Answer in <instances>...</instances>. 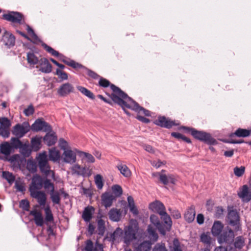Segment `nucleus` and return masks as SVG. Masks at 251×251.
Segmentation results:
<instances>
[{
    "instance_id": "dca6fc26",
    "label": "nucleus",
    "mask_w": 251,
    "mask_h": 251,
    "mask_svg": "<svg viewBox=\"0 0 251 251\" xmlns=\"http://www.w3.org/2000/svg\"><path fill=\"white\" fill-rule=\"evenodd\" d=\"M238 196L244 202H248L251 200V189L248 185H244L237 193Z\"/></svg>"
},
{
    "instance_id": "7ed1b4c3",
    "label": "nucleus",
    "mask_w": 251,
    "mask_h": 251,
    "mask_svg": "<svg viewBox=\"0 0 251 251\" xmlns=\"http://www.w3.org/2000/svg\"><path fill=\"white\" fill-rule=\"evenodd\" d=\"M138 230L139 225L137 221L136 220H131L128 225L124 228L123 239L126 245H129L132 241L136 239Z\"/></svg>"
},
{
    "instance_id": "7c9ffc66",
    "label": "nucleus",
    "mask_w": 251,
    "mask_h": 251,
    "mask_svg": "<svg viewBox=\"0 0 251 251\" xmlns=\"http://www.w3.org/2000/svg\"><path fill=\"white\" fill-rule=\"evenodd\" d=\"M195 215V208L194 206L191 205L185 212L184 219L188 223H191L194 220Z\"/></svg>"
},
{
    "instance_id": "4be33fe9",
    "label": "nucleus",
    "mask_w": 251,
    "mask_h": 251,
    "mask_svg": "<svg viewBox=\"0 0 251 251\" xmlns=\"http://www.w3.org/2000/svg\"><path fill=\"white\" fill-rule=\"evenodd\" d=\"M30 195L32 198L37 200L38 202L41 206H44L45 205L47 197L44 192L39 191H33L30 192Z\"/></svg>"
},
{
    "instance_id": "20e7f679",
    "label": "nucleus",
    "mask_w": 251,
    "mask_h": 251,
    "mask_svg": "<svg viewBox=\"0 0 251 251\" xmlns=\"http://www.w3.org/2000/svg\"><path fill=\"white\" fill-rule=\"evenodd\" d=\"M42 46L44 49L49 53H50L52 55L57 57L60 60L63 62L65 64L69 66L74 69H76L79 67H82V65L76 62L73 60H71L70 58H67L63 54L59 53L58 51L55 50L53 48L48 46L45 43L42 44Z\"/></svg>"
},
{
    "instance_id": "a211bd4d",
    "label": "nucleus",
    "mask_w": 251,
    "mask_h": 251,
    "mask_svg": "<svg viewBox=\"0 0 251 251\" xmlns=\"http://www.w3.org/2000/svg\"><path fill=\"white\" fill-rule=\"evenodd\" d=\"M44 177H42L39 175L33 176L29 188V191L32 192L41 189L43 187Z\"/></svg>"
},
{
    "instance_id": "c03bdc74",
    "label": "nucleus",
    "mask_w": 251,
    "mask_h": 251,
    "mask_svg": "<svg viewBox=\"0 0 251 251\" xmlns=\"http://www.w3.org/2000/svg\"><path fill=\"white\" fill-rule=\"evenodd\" d=\"M205 143L210 146L216 145L218 144V142L210 133L205 132Z\"/></svg>"
},
{
    "instance_id": "49530a36",
    "label": "nucleus",
    "mask_w": 251,
    "mask_h": 251,
    "mask_svg": "<svg viewBox=\"0 0 251 251\" xmlns=\"http://www.w3.org/2000/svg\"><path fill=\"white\" fill-rule=\"evenodd\" d=\"M19 155L17 154L13 155L11 156L5 157L4 160H6L13 165L19 164Z\"/></svg>"
},
{
    "instance_id": "3c124183",
    "label": "nucleus",
    "mask_w": 251,
    "mask_h": 251,
    "mask_svg": "<svg viewBox=\"0 0 251 251\" xmlns=\"http://www.w3.org/2000/svg\"><path fill=\"white\" fill-rule=\"evenodd\" d=\"M192 136L196 139L204 141V132L197 130L195 128Z\"/></svg>"
},
{
    "instance_id": "cd10ccee",
    "label": "nucleus",
    "mask_w": 251,
    "mask_h": 251,
    "mask_svg": "<svg viewBox=\"0 0 251 251\" xmlns=\"http://www.w3.org/2000/svg\"><path fill=\"white\" fill-rule=\"evenodd\" d=\"M250 135V132L249 129L238 128L234 132L231 133L229 134V138H233L235 136L237 137L245 138L249 137Z\"/></svg>"
},
{
    "instance_id": "a19ab883",
    "label": "nucleus",
    "mask_w": 251,
    "mask_h": 251,
    "mask_svg": "<svg viewBox=\"0 0 251 251\" xmlns=\"http://www.w3.org/2000/svg\"><path fill=\"white\" fill-rule=\"evenodd\" d=\"M120 173L125 177H129L131 175V172L126 165H120L117 166Z\"/></svg>"
},
{
    "instance_id": "69168bd1",
    "label": "nucleus",
    "mask_w": 251,
    "mask_h": 251,
    "mask_svg": "<svg viewBox=\"0 0 251 251\" xmlns=\"http://www.w3.org/2000/svg\"><path fill=\"white\" fill-rule=\"evenodd\" d=\"M159 179L160 182L165 185H167L169 184L168 175L167 176L164 174H161Z\"/></svg>"
},
{
    "instance_id": "6e6552de",
    "label": "nucleus",
    "mask_w": 251,
    "mask_h": 251,
    "mask_svg": "<svg viewBox=\"0 0 251 251\" xmlns=\"http://www.w3.org/2000/svg\"><path fill=\"white\" fill-rule=\"evenodd\" d=\"M2 18L7 21L20 25L25 23L24 16L20 12L13 11H7V13L2 15Z\"/></svg>"
},
{
    "instance_id": "b1692460",
    "label": "nucleus",
    "mask_w": 251,
    "mask_h": 251,
    "mask_svg": "<svg viewBox=\"0 0 251 251\" xmlns=\"http://www.w3.org/2000/svg\"><path fill=\"white\" fill-rule=\"evenodd\" d=\"M39 64L41 66L39 71L41 72L49 74L51 72L52 65L46 58H41Z\"/></svg>"
},
{
    "instance_id": "c85d7f7f",
    "label": "nucleus",
    "mask_w": 251,
    "mask_h": 251,
    "mask_svg": "<svg viewBox=\"0 0 251 251\" xmlns=\"http://www.w3.org/2000/svg\"><path fill=\"white\" fill-rule=\"evenodd\" d=\"M29 214L34 217V221L36 226H43L44 219L41 212L37 210H33L30 211Z\"/></svg>"
},
{
    "instance_id": "4c0bfd02",
    "label": "nucleus",
    "mask_w": 251,
    "mask_h": 251,
    "mask_svg": "<svg viewBox=\"0 0 251 251\" xmlns=\"http://www.w3.org/2000/svg\"><path fill=\"white\" fill-rule=\"evenodd\" d=\"M77 152L82 159H86V162L88 163H94L95 162V159L91 154L82 151H77Z\"/></svg>"
},
{
    "instance_id": "0eeeda50",
    "label": "nucleus",
    "mask_w": 251,
    "mask_h": 251,
    "mask_svg": "<svg viewBox=\"0 0 251 251\" xmlns=\"http://www.w3.org/2000/svg\"><path fill=\"white\" fill-rule=\"evenodd\" d=\"M150 209L159 214L164 224L171 223V219L165 211V207L161 202L156 200L149 204Z\"/></svg>"
},
{
    "instance_id": "5fc2aeb1",
    "label": "nucleus",
    "mask_w": 251,
    "mask_h": 251,
    "mask_svg": "<svg viewBox=\"0 0 251 251\" xmlns=\"http://www.w3.org/2000/svg\"><path fill=\"white\" fill-rule=\"evenodd\" d=\"M245 168L244 166L236 167L234 168V173L238 177L242 176L245 173Z\"/></svg>"
},
{
    "instance_id": "39448f33",
    "label": "nucleus",
    "mask_w": 251,
    "mask_h": 251,
    "mask_svg": "<svg viewBox=\"0 0 251 251\" xmlns=\"http://www.w3.org/2000/svg\"><path fill=\"white\" fill-rule=\"evenodd\" d=\"M37 160L38 165L41 172L46 176H48L51 173L52 178L54 179L55 173L50 170L46 152H43L40 153L37 157Z\"/></svg>"
},
{
    "instance_id": "bb28decb",
    "label": "nucleus",
    "mask_w": 251,
    "mask_h": 251,
    "mask_svg": "<svg viewBox=\"0 0 251 251\" xmlns=\"http://www.w3.org/2000/svg\"><path fill=\"white\" fill-rule=\"evenodd\" d=\"M224 225L219 221H215L211 228L212 234L218 237L223 232L224 229Z\"/></svg>"
},
{
    "instance_id": "4d7b16f0",
    "label": "nucleus",
    "mask_w": 251,
    "mask_h": 251,
    "mask_svg": "<svg viewBox=\"0 0 251 251\" xmlns=\"http://www.w3.org/2000/svg\"><path fill=\"white\" fill-rule=\"evenodd\" d=\"M10 134L9 128L0 127V135L4 138H7Z\"/></svg>"
},
{
    "instance_id": "5701e85b",
    "label": "nucleus",
    "mask_w": 251,
    "mask_h": 251,
    "mask_svg": "<svg viewBox=\"0 0 251 251\" xmlns=\"http://www.w3.org/2000/svg\"><path fill=\"white\" fill-rule=\"evenodd\" d=\"M42 139L45 144L50 147L54 145L56 143L57 140V137L54 132H52V133L48 132Z\"/></svg>"
},
{
    "instance_id": "e2e57ef3",
    "label": "nucleus",
    "mask_w": 251,
    "mask_h": 251,
    "mask_svg": "<svg viewBox=\"0 0 251 251\" xmlns=\"http://www.w3.org/2000/svg\"><path fill=\"white\" fill-rule=\"evenodd\" d=\"M34 112V108L32 105L30 104L28 107L24 111L25 115L26 116H30L33 114Z\"/></svg>"
},
{
    "instance_id": "423d86ee",
    "label": "nucleus",
    "mask_w": 251,
    "mask_h": 251,
    "mask_svg": "<svg viewBox=\"0 0 251 251\" xmlns=\"http://www.w3.org/2000/svg\"><path fill=\"white\" fill-rule=\"evenodd\" d=\"M44 188L50 192V198L53 204H60L61 198L57 191H55L54 184L51 182L47 176L44 177V181L43 183Z\"/></svg>"
},
{
    "instance_id": "e433bc0d",
    "label": "nucleus",
    "mask_w": 251,
    "mask_h": 251,
    "mask_svg": "<svg viewBox=\"0 0 251 251\" xmlns=\"http://www.w3.org/2000/svg\"><path fill=\"white\" fill-rule=\"evenodd\" d=\"M27 61L30 65L33 66L39 63L40 59L32 51H29L27 53Z\"/></svg>"
},
{
    "instance_id": "338daca9",
    "label": "nucleus",
    "mask_w": 251,
    "mask_h": 251,
    "mask_svg": "<svg viewBox=\"0 0 251 251\" xmlns=\"http://www.w3.org/2000/svg\"><path fill=\"white\" fill-rule=\"evenodd\" d=\"M180 129H182L184 130V132L186 134H189L192 135L193 131L195 128L192 127H189L186 126H181L179 127Z\"/></svg>"
},
{
    "instance_id": "1a4fd4ad",
    "label": "nucleus",
    "mask_w": 251,
    "mask_h": 251,
    "mask_svg": "<svg viewBox=\"0 0 251 251\" xmlns=\"http://www.w3.org/2000/svg\"><path fill=\"white\" fill-rule=\"evenodd\" d=\"M150 221L152 224L156 226L159 233L163 235H165L166 232L170 231L172 225V221L170 224H165L166 225L161 224L158 216L154 214L151 215Z\"/></svg>"
},
{
    "instance_id": "9d476101",
    "label": "nucleus",
    "mask_w": 251,
    "mask_h": 251,
    "mask_svg": "<svg viewBox=\"0 0 251 251\" xmlns=\"http://www.w3.org/2000/svg\"><path fill=\"white\" fill-rule=\"evenodd\" d=\"M30 130L33 132L43 131L44 132H51V126L43 118H39L35 121L34 123L30 126Z\"/></svg>"
},
{
    "instance_id": "aec40b11",
    "label": "nucleus",
    "mask_w": 251,
    "mask_h": 251,
    "mask_svg": "<svg viewBox=\"0 0 251 251\" xmlns=\"http://www.w3.org/2000/svg\"><path fill=\"white\" fill-rule=\"evenodd\" d=\"M62 159L66 163L73 164L76 162V154L72 150L67 149L64 151Z\"/></svg>"
},
{
    "instance_id": "f3484780",
    "label": "nucleus",
    "mask_w": 251,
    "mask_h": 251,
    "mask_svg": "<svg viewBox=\"0 0 251 251\" xmlns=\"http://www.w3.org/2000/svg\"><path fill=\"white\" fill-rule=\"evenodd\" d=\"M141 236L153 244L158 238L155 229L151 225L148 226L147 230Z\"/></svg>"
},
{
    "instance_id": "f704fd0d",
    "label": "nucleus",
    "mask_w": 251,
    "mask_h": 251,
    "mask_svg": "<svg viewBox=\"0 0 251 251\" xmlns=\"http://www.w3.org/2000/svg\"><path fill=\"white\" fill-rule=\"evenodd\" d=\"M49 159L50 160L56 162L60 160L61 158L60 153L56 148H52L49 150Z\"/></svg>"
},
{
    "instance_id": "9b49d317",
    "label": "nucleus",
    "mask_w": 251,
    "mask_h": 251,
    "mask_svg": "<svg viewBox=\"0 0 251 251\" xmlns=\"http://www.w3.org/2000/svg\"><path fill=\"white\" fill-rule=\"evenodd\" d=\"M30 130L29 123L24 122L22 124H17L14 126L12 130V133L18 138H22Z\"/></svg>"
},
{
    "instance_id": "052dcab7",
    "label": "nucleus",
    "mask_w": 251,
    "mask_h": 251,
    "mask_svg": "<svg viewBox=\"0 0 251 251\" xmlns=\"http://www.w3.org/2000/svg\"><path fill=\"white\" fill-rule=\"evenodd\" d=\"M94 250V248L93 242L90 239L87 240L85 242L84 250L85 251H93Z\"/></svg>"
},
{
    "instance_id": "412c9836",
    "label": "nucleus",
    "mask_w": 251,
    "mask_h": 251,
    "mask_svg": "<svg viewBox=\"0 0 251 251\" xmlns=\"http://www.w3.org/2000/svg\"><path fill=\"white\" fill-rule=\"evenodd\" d=\"M74 88L72 84L67 82L62 84L57 90L58 94L62 97L68 95L70 93L73 92Z\"/></svg>"
},
{
    "instance_id": "de8ad7c7",
    "label": "nucleus",
    "mask_w": 251,
    "mask_h": 251,
    "mask_svg": "<svg viewBox=\"0 0 251 251\" xmlns=\"http://www.w3.org/2000/svg\"><path fill=\"white\" fill-rule=\"evenodd\" d=\"M77 69H83L87 71V75L91 78L94 79H97L100 78V76L93 71L86 68V67L82 65V67H79Z\"/></svg>"
},
{
    "instance_id": "09e8293b",
    "label": "nucleus",
    "mask_w": 251,
    "mask_h": 251,
    "mask_svg": "<svg viewBox=\"0 0 251 251\" xmlns=\"http://www.w3.org/2000/svg\"><path fill=\"white\" fill-rule=\"evenodd\" d=\"M11 125V122L7 117L0 118V127L9 128Z\"/></svg>"
},
{
    "instance_id": "c9c22d12",
    "label": "nucleus",
    "mask_w": 251,
    "mask_h": 251,
    "mask_svg": "<svg viewBox=\"0 0 251 251\" xmlns=\"http://www.w3.org/2000/svg\"><path fill=\"white\" fill-rule=\"evenodd\" d=\"M12 150V147L8 142H4L0 145V152L4 154L5 157L10 155Z\"/></svg>"
},
{
    "instance_id": "864d4df0",
    "label": "nucleus",
    "mask_w": 251,
    "mask_h": 251,
    "mask_svg": "<svg viewBox=\"0 0 251 251\" xmlns=\"http://www.w3.org/2000/svg\"><path fill=\"white\" fill-rule=\"evenodd\" d=\"M95 183L98 189H102L103 186L102 177L100 175H97L95 177Z\"/></svg>"
},
{
    "instance_id": "c756f323",
    "label": "nucleus",
    "mask_w": 251,
    "mask_h": 251,
    "mask_svg": "<svg viewBox=\"0 0 251 251\" xmlns=\"http://www.w3.org/2000/svg\"><path fill=\"white\" fill-rule=\"evenodd\" d=\"M94 212L95 208L93 206H88L84 208L82 214V218L85 222H88L92 218Z\"/></svg>"
},
{
    "instance_id": "680f3d73",
    "label": "nucleus",
    "mask_w": 251,
    "mask_h": 251,
    "mask_svg": "<svg viewBox=\"0 0 251 251\" xmlns=\"http://www.w3.org/2000/svg\"><path fill=\"white\" fill-rule=\"evenodd\" d=\"M224 209L221 206L216 207L215 212L214 213V217L217 219L222 217L223 215Z\"/></svg>"
},
{
    "instance_id": "393cba45",
    "label": "nucleus",
    "mask_w": 251,
    "mask_h": 251,
    "mask_svg": "<svg viewBox=\"0 0 251 251\" xmlns=\"http://www.w3.org/2000/svg\"><path fill=\"white\" fill-rule=\"evenodd\" d=\"M101 201L105 208L110 207L113 201L115 200V197L109 192H105L101 195Z\"/></svg>"
},
{
    "instance_id": "f8f14e48",
    "label": "nucleus",
    "mask_w": 251,
    "mask_h": 251,
    "mask_svg": "<svg viewBox=\"0 0 251 251\" xmlns=\"http://www.w3.org/2000/svg\"><path fill=\"white\" fill-rule=\"evenodd\" d=\"M153 243L141 236L133 244L134 251H150Z\"/></svg>"
},
{
    "instance_id": "f257e3e1",
    "label": "nucleus",
    "mask_w": 251,
    "mask_h": 251,
    "mask_svg": "<svg viewBox=\"0 0 251 251\" xmlns=\"http://www.w3.org/2000/svg\"><path fill=\"white\" fill-rule=\"evenodd\" d=\"M113 88L119 91V93L121 94V96L124 99L122 100L121 99L118 98L117 96L113 95V100L117 103L118 105L122 107L126 114L127 115H130V113L126 109V108L138 113H140L141 111H142L143 113L146 116H151V112L149 110L140 106L136 101H135L131 97H129L121 89L116 88V87H114Z\"/></svg>"
},
{
    "instance_id": "4468645a",
    "label": "nucleus",
    "mask_w": 251,
    "mask_h": 251,
    "mask_svg": "<svg viewBox=\"0 0 251 251\" xmlns=\"http://www.w3.org/2000/svg\"><path fill=\"white\" fill-rule=\"evenodd\" d=\"M153 124L161 127H164L167 129H170L173 126H177L179 123H176L175 121L171 120L164 116H159L157 119L153 121Z\"/></svg>"
},
{
    "instance_id": "a878e982",
    "label": "nucleus",
    "mask_w": 251,
    "mask_h": 251,
    "mask_svg": "<svg viewBox=\"0 0 251 251\" xmlns=\"http://www.w3.org/2000/svg\"><path fill=\"white\" fill-rule=\"evenodd\" d=\"M42 137L40 136H35L32 137L30 141V147L33 151H37L42 148Z\"/></svg>"
},
{
    "instance_id": "6e6d98bb",
    "label": "nucleus",
    "mask_w": 251,
    "mask_h": 251,
    "mask_svg": "<svg viewBox=\"0 0 251 251\" xmlns=\"http://www.w3.org/2000/svg\"><path fill=\"white\" fill-rule=\"evenodd\" d=\"M19 206L24 210L28 211L29 208V202L26 199L22 200L20 202Z\"/></svg>"
},
{
    "instance_id": "13d9d810",
    "label": "nucleus",
    "mask_w": 251,
    "mask_h": 251,
    "mask_svg": "<svg viewBox=\"0 0 251 251\" xmlns=\"http://www.w3.org/2000/svg\"><path fill=\"white\" fill-rule=\"evenodd\" d=\"M55 74L57 75L62 80L68 79V74L66 72L62 71L59 69H56Z\"/></svg>"
},
{
    "instance_id": "603ef678",
    "label": "nucleus",
    "mask_w": 251,
    "mask_h": 251,
    "mask_svg": "<svg viewBox=\"0 0 251 251\" xmlns=\"http://www.w3.org/2000/svg\"><path fill=\"white\" fill-rule=\"evenodd\" d=\"M45 219L47 222H51L53 221V216L49 206H48L45 209Z\"/></svg>"
},
{
    "instance_id": "ddd939ff",
    "label": "nucleus",
    "mask_w": 251,
    "mask_h": 251,
    "mask_svg": "<svg viewBox=\"0 0 251 251\" xmlns=\"http://www.w3.org/2000/svg\"><path fill=\"white\" fill-rule=\"evenodd\" d=\"M99 84L100 86L102 87L103 88H107L108 86H110L111 89L113 91V93H111V95H109V96L110 97L111 100L113 101L114 103L117 104V103L113 100V95H115L117 96L118 98L121 99L122 100H124V98H123L121 96V94L119 93V91L118 90H116V89H114V88L113 87H116V88H118L119 89H121L118 87L116 86V85H115L114 84H111L110 81L107 79L100 76V80L99 81Z\"/></svg>"
},
{
    "instance_id": "72a5a7b5",
    "label": "nucleus",
    "mask_w": 251,
    "mask_h": 251,
    "mask_svg": "<svg viewBox=\"0 0 251 251\" xmlns=\"http://www.w3.org/2000/svg\"><path fill=\"white\" fill-rule=\"evenodd\" d=\"M19 150L21 154L25 158L30 156L31 152L33 151L28 142L23 143Z\"/></svg>"
},
{
    "instance_id": "bf43d9fd",
    "label": "nucleus",
    "mask_w": 251,
    "mask_h": 251,
    "mask_svg": "<svg viewBox=\"0 0 251 251\" xmlns=\"http://www.w3.org/2000/svg\"><path fill=\"white\" fill-rule=\"evenodd\" d=\"M152 251H167L164 243L156 244L152 249Z\"/></svg>"
},
{
    "instance_id": "6ab92c4d",
    "label": "nucleus",
    "mask_w": 251,
    "mask_h": 251,
    "mask_svg": "<svg viewBox=\"0 0 251 251\" xmlns=\"http://www.w3.org/2000/svg\"><path fill=\"white\" fill-rule=\"evenodd\" d=\"M2 42L7 48L10 49L15 45V37L12 34L5 30L2 35Z\"/></svg>"
},
{
    "instance_id": "774afa93",
    "label": "nucleus",
    "mask_w": 251,
    "mask_h": 251,
    "mask_svg": "<svg viewBox=\"0 0 251 251\" xmlns=\"http://www.w3.org/2000/svg\"><path fill=\"white\" fill-rule=\"evenodd\" d=\"M15 187L20 192H24L25 191V187L22 184H20L17 181L15 182Z\"/></svg>"
},
{
    "instance_id": "8fccbe9b",
    "label": "nucleus",
    "mask_w": 251,
    "mask_h": 251,
    "mask_svg": "<svg viewBox=\"0 0 251 251\" xmlns=\"http://www.w3.org/2000/svg\"><path fill=\"white\" fill-rule=\"evenodd\" d=\"M113 193L116 197H120L123 194V190L121 186L118 184L113 185L112 187Z\"/></svg>"
},
{
    "instance_id": "37998d69",
    "label": "nucleus",
    "mask_w": 251,
    "mask_h": 251,
    "mask_svg": "<svg viewBox=\"0 0 251 251\" xmlns=\"http://www.w3.org/2000/svg\"><path fill=\"white\" fill-rule=\"evenodd\" d=\"M37 163L32 160H28L26 164L27 169L31 173H34L37 171Z\"/></svg>"
},
{
    "instance_id": "f03ea898",
    "label": "nucleus",
    "mask_w": 251,
    "mask_h": 251,
    "mask_svg": "<svg viewBox=\"0 0 251 251\" xmlns=\"http://www.w3.org/2000/svg\"><path fill=\"white\" fill-rule=\"evenodd\" d=\"M234 237L233 231L229 227L226 226L217 237V241L218 243L222 246L229 248V251H235L234 248H233Z\"/></svg>"
},
{
    "instance_id": "ea45409f",
    "label": "nucleus",
    "mask_w": 251,
    "mask_h": 251,
    "mask_svg": "<svg viewBox=\"0 0 251 251\" xmlns=\"http://www.w3.org/2000/svg\"><path fill=\"white\" fill-rule=\"evenodd\" d=\"M2 176L3 178L6 179L10 184H12L15 180L14 175L8 171H3Z\"/></svg>"
},
{
    "instance_id": "79ce46f5",
    "label": "nucleus",
    "mask_w": 251,
    "mask_h": 251,
    "mask_svg": "<svg viewBox=\"0 0 251 251\" xmlns=\"http://www.w3.org/2000/svg\"><path fill=\"white\" fill-rule=\"evenodd\" d=\"M77 88L82 94L88 98L92 100H94L95 99V96L93 93L86 88L82 86H78Z\"/></svg>"
},
{
    "instance_id": "2eb2a0df",
    "label": "nucleus",
    "mask_w": 251,
    "mask_h": 251,
    "mask_svg": "<svg viewBox=\"0 0 251 251\" xmlns=\"http://www.w3.org/2000/svg\"><path fill=\"white\" fill-rule=\"evenodd\" d=\"M227 217L229 224L231 226H234L236 230H238L240 228V217L237 211L236 210H230L228 213Z\"/></svg>"
},
{
    "instance_id": "473e14b6",
    "label": "nucleus",
    "mask_w": 251,
    "mask_h": 251,
    "mask_svg": "<svg viewBox=\"0 0 251 251\" xmlns=\"http://www.w3.org/2000/svg\"><path fill=\"white\" fill-rule=\"evenodd\" d=\"M121 214L120 209L115 208L111 209L108 212L109 219L113 222H119L121 219Z\"/></svg>"
},
{
    "instance_id": "0e129e2a",
    "label": "nucleus",
    "mask_w": 251,
    "mask_h": 251,
    "mask_svg": "<svg viewBox=\"0 0 251 251\" xmlns=\"http://www.w3.org/2000/svg\"><path fill=\"white\" fill-rule=\"evenodd\" d=\"M59 146L60 149L64 151L68 149L67 147L68 146V144L63 138H60L59 140Z\"/></svg>"
},
{
    "instance_id": "2f4dec72",
    "label": "nucleus",
    "mask_w": 251,
    "mask_h": 251,
    "mask_svg": "<svg viewBox=\"0 0 251 251\" xmlns=\"http://www.w3.org/2000/svg\"><path fill=\"white\" fill-rule=\"evenodd\" d=\"M102 217V214L99 213L98 215V218L99 219L97 221V229L98 231V234L101 236L104 235L106 230L105 221L101 219Z\"/></svg>"
},
{
    "instance_id": "58836bf2",
    "label": "nucleus",
    "mask_w": 251,
    "mask_h": 251,
    "mask_svg": "<svg viewBox=\"0 0 251 251\" xmlns=\"http://www.w3.org/2000/svg\"><path fill=\"white\" fill-rule=\"evenodd\" d=\"M20 138L12 137L10 143L12 149H19L21 148L23 143L20 140Z\"/></svg>"
},
{
    "instance_id": "a18cd8bd",
    "label": "nucleus",
    "mask_w": 251,
    "mask_h": 251,
    "mask_svg": "<svg viewBox=\"0 0 251 251\" xmlns=\"http://www.w3.org/2000/svg\"><path fill=\"white\" fill-rule=\"evenodd\" d=\"M244 245V241L242 239L241 237H237L235 241L233 242V248L236 251V249H241Z\"/></svg>"
}]
</instances>
